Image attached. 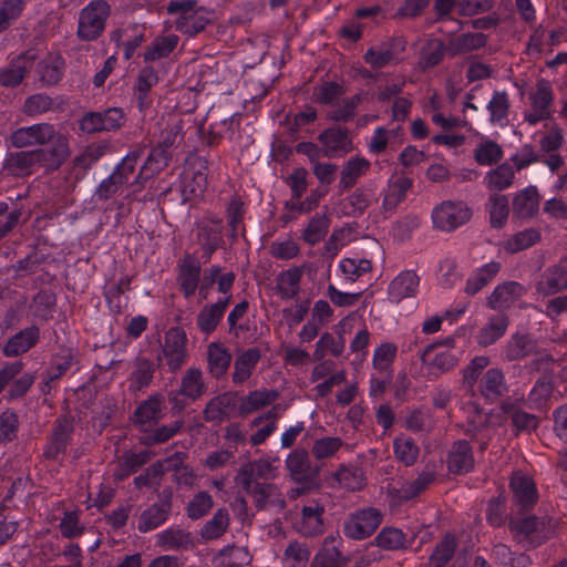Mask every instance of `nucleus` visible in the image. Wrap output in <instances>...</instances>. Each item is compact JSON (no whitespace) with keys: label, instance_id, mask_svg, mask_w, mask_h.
Here are the masks:
<instances>
[{"label":"nucleus","instance_id":"1","mask_svg":"<svg viewBox=\"0 0 567 567\" xmlns=\"http://www.w3.org/2000/svg\"><path fill=\"white\" fill-rule=\"evenodd\" d=\"M142 155L143 150L141 148L130 152L121 163L115 166L112 174L97 185L94 190V197L100 202H105L118 194L131 179Z\"/></svg>","mask_w":567,"mask_h":567},{"label":"nucleus","instance_id":"2","mask_svg":"<svg viewBox=\"0 0 567 567\" xmlns=\"http://www.w3.org/2000/svg\"><path fill=\"white\" fill-rule=\"evenodd\" d=\"M111 7L105 0H94L84 7L79 17L78 37L83 41L96 40L105 29Z\"/></svg>","mask_w":567,"mask_h":567},{"label":"nucleus","instance_id":"3","mask_svg":"<svg viewBox=\"0 0 567 567\" xmlns=\"http://www.w3.org/2000/svg\"><path fill=\"white\" fill-rule=\"evenodd\" d=\"M286 468L289 477L299 485L317 487L321 464L310 460L309 452L306 449H295L286 458Z\"/></svg>","mask_w":567,"mask_h":567},{"label":"nucleus","instance_id":"4","mask_svg":"<svg viewBox=\"0 0 567 567\" xmlns=\"http://www.w3.org/2000/svg\"><path fill=\"white\" fill-rule=\"evenodd\" d=\"M20 360L8 362L0 369V393L9 385L8 399L14 400L25 395L35 381L33 372L23 371Z\"/></svg>","mask_w":567,"mask_h":567},{"label":"nucleus","instance_id":"5","mask_svg":"<svg viewBox=\"0 0 567 567\" xmlns=\"http://www.w3.org/2000/svg\"><path fill=\"white\" fill-rule=\"evenodd\" d=\"M471 217L472 212L464 202L445 200L432 212L434 227L449 233L466 224Z\"/></svg>","mask_w":567,"mask_h":567},{"label":"nucleus","instance_id":"6","mask_svg":"<svg viewBox=\"0 0 567 567\" xmlns=\"http://www.w3.org/2000/svg\"><path fill=\"white\" fill-rule=\"evenodd\" d=\"M73 432V416L70 414L59 416L53 424L52 432L44 447V458L49 461H58L61 454H65Z\"/></svg>","mask_w":567,"mask_h":567},{"label":"nucleus","instance_id":"7","mask_svg":"<svg viewBox=\"0 0 567 567\" xmlns=\"http://www.w3.org/2000/svg\"><path fill=\"white\" fill-rule=\"evenodd\" d=\"M382 522L381 513L375 508H365L352 514L346 522L343 530L352 539H363L372 535Z\"/></svg>","mask_w":567,"mask_h":567},{"label":"nucleus","instance_id":"8","mask_svg":"<svg viewBox=\"0 0 567 567\" xmlns=\"http://www.w3.org/2000/svg\"><path fill=\"white\" fill-rule=\"evenodd\" d=\"M125 121L123 111L111 107L104 112L86 113L80 121V128L89 134L101 131H115L122 127Z\"/></svg>","mask_w":567,"mask_h":567},{"label":"nucleus","instance_id":"9","mask_svg":"<svg viewBox=\"0 0 567 567\" xmlns=\"http://www.w3.org/2000/svg\"><path fill=\"white\" fill-rule=\"evenodd\" d=\"M186 333L179 328H171L165 333L162 354L166 359V363L171 371L179 370L186 362Z\"/></svg>","mask_w":567,"mask_h":567},{"label":"nucleus","instance_id":"10","mask_svg":"<svg viewBox=\"0 0 567 567\" xmlns=\"http://www.w3.org/2000/svg\"><path fill=\"white\" fill-rule=\"evenodd\" d=\"M240 486L252 498V503L258 511H265L270 507L282 511L286 507L282 494L278 486L272 483L264 482Z\"/></svg>","mask_w":567,"mask_h":567},{"label":"nucleus","instance_id":"11","mask_svg":"<svg viewBox=\"0 0 567 567\" xmlns=\"http://www.w3.org/2000/svg\"><path fill=\"white\" fill-rule=\"evenodd\" d=\"M55 136L52 124L40 123L27 127H20L10 135L11 144L17 148L34 145H44Z\"/></svg>","mask_w":567,"mask_h":567},{"label":"nucleus","instance_id":"12","mask_svg":"<svg viewBox=\"0 0 567 567\" xmlns=\"http://www.w3.org/2000/svg\"><path fill=\"white\" fill-rule=\"evenodd\" d=\"M205 392L206 384L203 380V372L197 368H189L182 377L179 390L168 394V401L174 405V408L182 409L184 408V403L179 400V395H183L190 401H196Z\"/></svg>","mask_w":567,"mask_h":567},{"label":"nucleus","instance_id":"13","mask_svg":"<svg viewBox=\"0 0 567 567\" xmlns=\"http://www.w3.org/2000/svg\"><path fill=\"white\" fill-rule=\"evenodd\" d=\"M47 159V151L35 148L32 151H19L10 153L3 164V169L13 176H28L33 167Z\"/></svg>","mask_w":567,"mask_h":567},{"label":"nucleus","instance_id":"14","mask_svg":"<svg viewBox=\"0 0 567 567\" xmlns=\"http://www.w3.org/2000/svg\"><path fill=\"white\" fill-rule=\"evenodd\" d=\"M172 512V494L163 492L159 501L142 512L138 530L146 533L164 524Z\"/></svg>","mask_w":567,"mask_h":567},{"label":"nucleus","instance_id":"15","mask_svg":"<svg viewBox=\"0 0 567 567\" xmlns=\"http://www.w3.org/2000/svg\"><path fill=\"white\" fill-rule=\"evenodd\" d=\"M200 276L197 289L202 299L208 298L209 291L215 284L218 286V291L225 295V297L231 295L230 290L236 279L234 272L229 271L221 274V268L219 266H212L205 269Z\"/></svg>","mask_w":567,"mask_h":567},{"label":"nucleus","instance_id":"16","mask_svg":"<svg viewBox=\"0 0 567 567\" xmlns=\"http://www.w3.org/2000/svg\"><path fill=\"white\" fill-rule=\"evenodd\" d=\"M404 49L405 42L402 39H391L386 43L370 48L364 54V61L373 69H381L395 62Z\"/></svg>","mask_w":567,"mask_h":567},{"label":"nucleus","instance_id":"17","mask_svg":"<svg viewBox=\"0 0 567 567\" xmlns=\"http://www.w3.org/2000/svg\"><path fill=\"white\" fill-rule=\"evenodd\" d=\"M177 284L185 298H190L198 288L202 268L192 255H186L177 266Z\"/></svg>","mask_w":567,"mask_h":567},{"label":"nucleus","instance_id":"18","mask_svg":"<svg viewBox=\"0 0 567 567\" xmlns=\"http://www.w3.org/2000/svg\"><path fill=\"white\" fill-rule=\"evenodd\" d=\"M318 140L322 144L323 157L332 158L339 153L347 154L352 150L349 131L340 126L324 130Z\"/></svg>","mask_w":567,"mask_h":567},{"label":"nucleus","instance_id":"19","mask_svg":"<svg viewBox=\"0 0 567 567\" xmlns=\"http://www.w3.org/2000/svg\"><path fill=\"white\" fill-rule=\"evenodd\" d=\"M536 291L544 296H553L567 289V268L554 265L544 270L535 284Z\"/></svg>","mask_w":567,"mask_h":567},{"label":"nucleus","instance_id":"20","mask_svg":"<svg viewBox=\"0 0 567 567\" xmlns=\"http://www.w3.org/2000/svg\"><path fill=\"white\" fill-rule=\"evenodd\" d=\"M419 286L420 277L415 271H401L389 285V298L392 302L395 303H399L408 298H414L419 291Z\"/></svg>","mask_w":567,"mask_h":567},{"label":"nucleus","instance_id":"21","mask_svg":"<svg viewBox=\"0 0 567 567\" xmlns=\"http://www.w3.org/2000/svg\"><path fill=\"white\" fill-rule=\"evenodd\" d=\"M277 467L267 460H255L243 464L236 476L239 485L260 484V480H271Z\"/></svg>","mask_w":567,"mask_h":567},{"label":"nucleus","instance_id":"22","mask_svg":"<svg viewBox=\"0 0 567 567\" xmlns=\"http://www.w3.org/2000/svg\"><path fill=\"white\" fill-rule=\"evenodd\" d=\"M474 464L473 451L468 442L465 440L454 442L446 458L449 472L462 475L471 472Z\"/></svg>","mask_w":567,"mask_h":567},{"label":"nucleus","instance_id":"23","mask_svg":"<svg viewBox=\"0 0 567 567\" xmlns=\"http://www.w3.org/2000/svg\"><path fill=\"white\" fill-rule=\"evenodd\" d=\"M237 393L225 392L210 399L204 411L203 419L206 422L220 424L229 419L230 411L236 408Z\"/></svg>","mask_w":567,"mask_h":567},{"label":"nucleus","instance_id":"24","mask_svg":"<svg viewBox=\"0 0 567 567\" xmlns=\"http://www.w3.org/2000/svg\"><path fill=\"white\" fill-rule=\"evenodd\" d=\"M35 55L29 52L18 55L11 63L0 70V84L6 87L19 85L32 68Z\"/></svg>","mask_w":567,"mask_h":567},{"label":"nucleus","instance_id":"25","mask_svg":"<svg viewBox=\"0 0 567 567\" xmlns=\"http://www.w3.org/2000/svg\"><path fill=\"white\" fill-rule=\"evenodd\" d=\"M40 338V329L37 326L24 328L12 336L3 346L6 357H19L33 348Z\"/></svg>","mask_w":567,"mask_h":567},{"label":"nucleus","instance_id":"26","mask_svg":"<svg viewBox=\"0 0 567 567\" xmlns=\"http://www.w3.org/2000/svg\"><path fill=\"white\" fill-rule=\"evenodd\" d=\"M324 507L317 502L306 505L301 509V518L297 524L298 532L303 536L313 537L323 533Z\"/></svg>","mask_w":567,"mask_h":567},{"label":"nucleus","instance_id":"27","mask_svg":"<svg viewBox=\"0 0 567 567\" xmlns=\"http://www.w3.org/2000/svg\"><path fill=\"white\" fill-rule=\"evenodd\" d=\"M282 411L284 408L280 404H276L269 411L251 421V427H257V431L250 436L252 446L264 443L276 431L277 421Z\"/></svg>","mask_w":567,"mask_h":567},{"label":"nucleus","instance_id":"28","mask_svg":"<svg viewBox=\"0 0 567 567\" xmlns=\"http://www.w3.org/2000/svg\"><path fill=\"white\" fill-rule=\"evenodd\" d=\"M231 298V295H228L219 298L215 303L203 307L197 315V327L202 332L209 334L217 328Z\"/></svg>","mask_w":567,"mask_h":567},{"label":"nucleus","instance_id":"29","mask_svg":"<svg viewBox=\"0 0 567 567\" xmlns=\"http://www.w3.org/2000/svg\"><path fill=\"white\" fill-rule=\"evenodd\" d=\"M525 288L516 281H507L498 285L487 299L492 309H504L511 307L524 293Z\"/></svg>","mask_w":567,"mask_h":567},{"label":"nucleus","instance_id":"30","mask_svg":"<svg viewBox=\"0 0 567 567\" xmlns=\"http://www.w3.org/2000/svg\"><path fill=\"white\" fill-rule=\"evenodd\" d=\"M509 487L514 493L516 503L522 508H529L537 502V492L530 477L522 474L520 472L514 473Z\"/></svg>","mask_w":567,"mask_h":567},{"label":"nucleus","instance_id":"31","mask_svg":"<svg viewBox=\"0 0 567 567\" xmlns=\"http://www.w3.org/2000/svg\"><path fill=\"white\" fill-rule=\"evenodd\" d=\"M279 398V392L274 389H260L250 391L239 399V415L245 416L270 405Z\"/></svg>","mask_w":567,"mask_h":567},{"label":"nucleus","instance_id":"32","mask_svg":"<svg viewBox=\"0 0 567 567\" xmlns=\"http://www.w3.org/2000/svg\"><path fill=\"white\" fill-rule=\"evenodd\" d=\"M482 395L495 401L507 392V384L503 371L498 368L488 369L480 380Z\"/></svg>","mask_w":567,"mask_h":567},{"label":"nucleus","instance_id":"33","mask_svg":"<svg viewBox=\"0 0 567 567\" xmlns=\"http://www.w3.org/2000/svg\"><path fill=\"white\" fill-rule=\"evenodd\" d=\"M539 195L534 186L526 187L517 193L513 199L514 216L526 219L533 217L538 212Z\"/></svg>","mask_w":567,"mask_h":567},{"label":"nucleus","instance_id":"34","mask_svg":"<svg viewBox=\"0 0 567 567\" xmlns=\"http://www.w3.org/2000/svg\"><path fill=\"white\" fill-rule=\"evenodd\" d=\"M334 537H326L322 548L312 559L310 567H346L348 559L334 545Z\"/></svg>","mask_w":567,"mask_h":567},{"label":"nucleus","instance_id":"35","mask_svg":"<svg viewBox=\"0 0 567 567\" xmlns=\"http://www.w3.org/2000/svg\"><path fill=\"white\" fill-rule=\"evenodd\" d=\"M536 347V341L528 334L515 333L506 342L503 349V355L507 361L522 360L533 353Z\"/></svg>","mask_w":567,"mask_h":567},{"label":"nucleus","instance_id":"36","mask_svg":"<svg viewBox=\"0 0 567 567\" xmlns=\"http://www.w3.org/2000/svg\"><path fill=\"white\" fill-rule=\"evenodd\" d=\"M214 12L204 7L197 8V11L190 16L178 17L176 28L182 33L195 35L205 30L206 25L212 22Z\"/></svg>","mask_w":567,"mask_h":567},{"label":"nucleus","instance_id":"37","mask_svg":"<svg viewBox=\"0 0 567 567\" xmlns=\"http://www.w3.org/2000/svg\"><path fill=\"white\" fill-rule=\"evenodd\" d=\"M487 35L484 33H463L451 39L447 43V54L456 56L470 53L486 45Z\"/></svg>","mask_w":567,"mask_h":567},{"label":"nucleus","instance_id":"38","mask_svg":"<svg viewBox=\"0 0 567 567\" xmlns=\"http://www.w3.org/2000/svg\"><path fill=\"white\" fill-rule=\"evenodd\" d=\"M208 372L213 378H221L231 362V354L220 343H210L207 349Z\"/></svg>","mask_w":567,"mask_h":567},{"label":"nucleus","instance_id":"39","mask_svg":"<svg viewBox=\"0 0 567 567\" xmlns=\"http://www.w3.org/2000/svg\"><path fill=\"white\" fill-rule=\"evenodd\" d=\"M261 358L258 348H249L244 351L234 363L233 381L236 384L244 383L248 380L255 369L256 364Z\"/></svg>","mask_w":567,"mask_h":567},{"label":"nucleus","instance_id":"40","mask_svg":"<svg viewBox=\"0 0 567 567\" xmlns=\"http://www.w3.org/2000/svg\"><path fill=\"white\" fill-rule=\"evenodd\" d=\"M155 372V364L150 359L137 357L133 362V371L130 375V388L141 391L151 384Z\"/></svg>","mask_w":567,"mask_h":567},{"label":"nucleus","instance_id":"41","mask_svg":"<svg viewBox=\"0 0 567 567\" xmlns=\"http://www.w3.org/2000/svg\"><path fill=\"white\" fill-rule=\"evenodd\" d=\"M156 545L164 550L186 549L193 545L190 533L179 528H168L156 536Z\"/></svg>","mask_w":567,"mask_h":567},{"label":"nucleus","instance_id":"42","mask_svg":"<svg viewBox=\"0 0 567 567\" xmlns=\"http://www.w3.org/2000/svg\"><path fill=\"white\" fill-rule=\"evenodd\" d=\"M501 270V264L496 261L488 262L477 269L466 281L465 293L474 296L489 284Z\"/></svg>","mask_w":567,"mask_h":567},{"label":"nucleus","instance_id":"43","mask_svg":"<svg viewBox=\"0 0 567 567\" xmlns=\"http://www.w3.org/2000/svg\"><path fill=\"white\" fill-rule=\"evenodd\" d=\"M435 477L434 465L427 464L414 481L408 482L402 486L400 497L404 501L416 497L434 482Z\"/></svg>","mask_w":567,"mask_h":567},{"label":"nucleus","instance_id":"44","mask_svg":"<svg viewBox=\"0 0 567 567\" xmlns=\"http://www.w3.org/2000/svg\"><path fill=\"white\" fill-rule=\"evenodd\" d=\"M508 327V317L504 313H498L492 317L486 326H484L478 333L477 340L481 346L487 347L495 343L502 338Z\"/></svg>","mask_w":567,"mask_h":567},{"label":"nucleus","instance_id":"45","mask_svg":"<svg viewBox=\"0 0 567 567\" xmlns=\"http://www.w3.org/2000/svg\"><path fill=\"white\" fill-rule=\"evenodd\" d=\"M302 268L292 267L277 276L276 289L282 299H292L299 292Z\"/></svg>","mask_w":567,"mask_h":567},{"label":"nucleus","instance_id":"46","mask_svg":"<svg viewBox=\"0 0 567 567\" xmlns=\"http://www.w3.org/2000/svg\"><path fill=\"white\" fill-rule=\"evenodd\" d=\"M370 163L363 157H353L347 161L342 167L339 186L349 189L369 169Z\"/></svg>","mask_w":567,"mask_h":567},{"label":"nucleus","instance_id":"47","mask_svg":"<svg viewBox=\"0 0 567 567\" xmlns=\"http://www.w3.org/2000/svg\"><path fill=\"white\" fill-rule=\"evenodd\" d=\"M436 347L435 343L429 344L421 354V361L439 373L453 369L457 363V358L449 350L437 352L431 360V353Z\"/></svg>","mask_w":567,"mask_h":567},{"label":"nucleus","instance_id":"48","mask_svg":"<svg viewBox=\"0 0 567 567\" xmlns=\"http://www.w3.org/2000/svg\"><path fill=\"white\" fill-rule=\"evenodd\" d=\"M412 181L408 177H399L392 182L383 199V209L385 213H393L398 205L404 200L406 192L411 188Z\"/></svg>","mask_w":567,"mask_h":567},{"label":"nucleus","instance_id":"49","mask_svg":"<svg viewBox=\"0 0 567 567\" xmlns=\"http://www.w3.org/2000/svg\"><path fill=\"white\" fill-rule=\"evenodd\" d=\"M486 207L489 214L491 226L494 228L503 227L509 214L507 197L498 193H493L488 197Z\"/></svg>","mask_w":567,"mask_h":567},{"label":"nucleus","instance_id":"50","mask_svg":"<svg viewBox=\"0 0 567 567\" xmlns=\"http://www.w3.org/2000/svg\"><path fill=\"white\" fill-rule=\"evenodd\" d=\"M514 169L508 163H503L496 168L489 171L485 178V185L489 190L499 192L508 188L513 184Z\"/></svg>","mask_w":567,"mask_h":567},{"label":"nucleus","instance_id":"51","mask_svg":"<svg viewBox=\"0 0 567 567\" xmlns=\"http://www.w3.org/2000/svg\"><path fill=\"white\" fill-rule=\"evenodd\" d=\"M229 514L226 508L217 509L213 517L207 520L200 529L203 539H217L225 534L229 526Z\"/></svg>","mask_w":567,"mask_h":567},{"label":"nucleus","instance_id":"52","mask_svg":"<svg viewBox=\"0 0 567 567\" xmlns=\"http://www.w3.org/2000/svg\"><path fill=\"white\" fill-rule=\"evenodd\" d=\"M445 53L447 44L440 39H431L421 51L419 64L422 69L433 68L443 60Z\"/></svg>","mask_w":567,"mask_h":567},{"label":"nucleus","instance_id":"53","mask_svg":"<svg viewBox=\"0 0 567 567\" xmlns=\"http://www.w3.org/2000/svg\"><path fill=\"white\" fill-rule=\"evenodd\" d=\"M177 43L178 37L175 34L155 39L144 52L145 61H156L158 59L166 58L174 51Z\"/></svg>","mask_w":567,"mask_h":567},{"label":"nucleus","instance_id":"54","mask_svg":"<svg viewBox=\"0 0 567 567\" xmlns=\"http://www.w3.org/2000/svg\"><path fill=\"white\" fill-rule=\"evenodd\" d=\"M532 107L542 112H551L554 92L549 81L540 79L536 83V91L530 94Z\"/></svg>","mask_w":567,"mask_h":567},{"label":"nucleus","instance_id":"55","mask_svg":"<svg viewBox=\"0 0 567 567\" xmlns=\"http://www.w3.org/2000/svg\"><path fill=\"white\" fill-rule=\"evenodd\" d=\"M161 413V401L156 398H151L143 401L134 412L135 423L140 424L143 430L144 426L151 422H157Z\"/></svg>","mask_w":567,"mask_h":567},{"label":"nucleus","instance_id":"56","mask_svg":"<svg viewBox=\"0 0 567 567\" xmlns=\"http://www.w3.org/2000/svg\"><path fill=\"white\" fill-rule=\"evenodd\" d=\"M374 543L384 550H398L405 548V535L399 528L386 527L378 534Z\"/></svg>","mask_w":567,"mask_h":567},{"label":"nucleus","instance_id":"57","mask_svg":"<svg viewBox=\"0 0 567 567\" xmlns=\"http://www.w3.org/2000/svg\"><path fill=\"white\" fill-rule=\"evenodd\" d=\"M540 235L536 229L529 228L517 233L505 243V250L515 254L527 249L538 243Z\"/></svg>","mask_w":567,"mask_h":567},{"label":"nucleus","instance_id":"58","mask_svg":"<svg viewBox=\"0 0 567 567\" xmlns=\"http://www.w3.org/2000/svg\"><path fill=\"white\" fill-rule=\"evenodd\" d=\"M184 425L183 420H176L169 425H163L154 430L153 432L146 433L141 437V442L146 446H153L167 442L173 437Z\"/></svg>","mask_w":567,"mask_h":567},{"label":"nucleus","instance_id":"59","mask_svg":"<svg viewBox=\"0 0 567 567\" xmlns=\"http://www.w3.org/2000/svg\"><path fill=\"white\" fill-rule=\"evenodd\" d=\"M343 445V441L337 436H326L313 442L311 454L319 463L321 460L332 457Z\"/></svg>","mask_w":567,"mask_h":567},{"label":"nucleus","instance_id":"60","mask_svg":"<svg viewBox=\"0 0 567 567\" xmlns=\"http://www.w3.org/2000/svg\"><path fill=\"white\" fill-rule=\"evenodd\" d=\"M394 454L396 458L405 466L415 463L419 455V447L410 437H396L393 442Z\"/></svg>","mask_w":567,"mask_h":567},{"label":"nucleus","instance_id":"61","mask_svg":"<svg viewBox=\"0 0 567 567\" xmlns=\"http://www.w3.org/2000/svg\"><path fill=\"white\" fill-rule=\"evenodd\" d=\"M214 506V501L208 492H198L187 504L186 514L190 519L204 517Z\"/></svg>","mask_w":567,"mask_h":567},{"label":"nucleus","instance_id":"62","mask_svg":"<svg viewBox=\"0 0 567 567\" xmlns=\"http://www.w3.org/2000/svg\"><path fill=\"white\" fill-rule=\"evenodd\" d=\"M336 480L349 491L360 489L364 484L362 470L354 466H341L336 473Z\"/></svg>","mask_w":567,"mask_h":567},{"label":"nucleus","instance_id":"63","mask_svg":"<svg viewBox=\"0 0 567 567\" xmlns=\"http://www.w3.org/2000/svg\"><path fill=\"white\" fill-rule=\"evenodd\" d=\"M328 228L329 219L323 215H316L303 230L302 237L309 245H316L326 236Z\"/></svg>","mask_w":567,"mask_h":567},{"label":"nucleus","instance_id":"64","mask_svg":"<svg viewBox=\"0 0 567 567\" xmlns=\"http://www.w3.org/2000/svg\"><path fill=\"white\" fill-rule=\"evenodd\" d=\"M456 544L454 538L445 537L435 547L434 553L430 557V567H445L454 555Z\"/></svg>","mask_w":567,"mask_h":567}]
</instances>
